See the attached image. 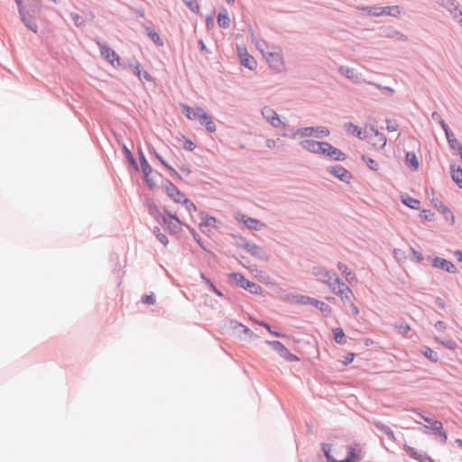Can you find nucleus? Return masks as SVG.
I'll return each instance as SVG.
<instances>
[{"mask_svg":"<svg viewBox=\"0 0 462 462\" xmlns=\"http://www.w3.org/2000/svg\"><path fill=\"white\" fill-rule=\"evenodd\" d=\"M420 352L426 358H428L433 363H438L439 361V354L433 349H431L430 346H423Z\"/></svg>","mask_w":462,"mask_h":462,"instance_id":"obj_41","label":"nucleus"},{"mask_svg":"<svg viewBox=\"0 0 462 462\" xmlns=\"http://www.w3.org/2000/svg\"><path fill=\"white\" fill-rule=\"evenodd\" d=\"M125 65L141 81L152 82L153 80L152 75L147 70L142 69L140 61L135 58L129 59Z\"/></svg>","mask_w":462,"mask_h":462,"instance_id":"obj_11","label":"nucleus"},{"mask_svg":"<svg viewBox=\"0 0 462 462\" xmlns=\"http://www.w3.org/2000/svg\"><path fill=\"white\" fill-rule=\"evenodd\" d=\"M230 280L234 282L236 286L249 291L252 294H261L263 292V288L256 282L249 281L244 274L241 273H230L228 274Z\"/></svg>","mask_w":462,"mask_h":462,"instance_id":"obj_3","label":"nucleus"},{"mask_svg":"<svg viewBox=\"0 0 462 462\" xmlns=\"http://www.w3.org/2000/svg\"><path fill=\"white\" fill-rule=\"evenodd\" d=\"M332 336L334 341L338 345H345L346 343V336L342 328H335L332 329Z\"/></svg>","mask_w":462,"mask_h":462,"instance_id":"obj_40","label":"nucleus"},{"mask_svg":"<svg viewBox=\"0 0 462 462\" xmlns=\"http://www.w3.org/2000/svg\"><path fill=\"white\" fill-rule=\"evenodd\" d=\"M345 128L347 131V133L350 134L351 135L361 138L363 130L357 125L352 122H347L345 124Z\"/></svg>","mask_w":462,"mask_h":462,"instance_id":"obj_42","label":"nucleus"},{"mask_svg":"<svg viewBox=\"0 0 462 462\" xmlns=\"http://www.w3.org/2000/svg\"><path fill=\"white\" fill-rule=\"evenodd\" d=\"M187 228L189 229V233L191 234L194 241L199 245V247L205 251V252H208V250L207 249L206 245H204V242L201 238V236L196 232V230L189 226V225H186Z\"/></svg>","mask_w":462,"mask_h":462,"instance_id":"obj_47","label":"nucleus"},{"mask_svg":"<svg viewBox=\"0 0 462 462\" xmlns=\"http://www.w3.org/2000/svg\"><path fill=\"white\" fill-rule=\"evenodd\" d=\"M265 344L270 346L281 357L288 362H298L300 357L289 351V349L278 340H265Z\"/></svg>","mask_w":462,"mask_h":462,"instance_id":"obj_8","label":"nucleus"},{"mask_svg":"<svg viewBox=\"0 0 462 462\" xmlns=\"http://www.w3.org/2000/svg\"><path fill=\"white\" fill-rule=\"evenodd\" d=\"M153 235L156 236L157 240L162 243L163 245H168L169 239L165 234L162 233L160 227L154 226L152 230Z\"/></svg>","mask_w":462,"mask_h":462,"instance_id":"obj_51","label":"nucleus"},{"mask_svg":"<svg viewBox=\"0 0 462 462\" xmlns=\"http://www.w3.org/2000/svg\"><path fill=\"white\" fill-rule=\"evenodd\" d=\"M199 124L205 126L206 130L208 133H214L217 130V126L212 119V117L206 112L202 107L199 108Z\"/></svg>","mask_w":462,"mask_h":462,"instance_id":"obj_21","label":"nucleus"},{"mask_svg":"<svg viewBox=\"0 0 462 462\" xmlns=\"http://www.w3.org/2000/svg\"><path fill=\"white\" fill-rule=\"evenodd\" d=\"M263 57L273 71L280 73L284 70L285 65L281 51H268L263 53Z\"/></svg>","mask_w":462,"mask_h":462,"instance_id":"obj_9","label":"nucleus"},{"mask_svg":"<svg viewBox=\"0 0 462 462\" xmlns=\"http://www.w3.org/2000/svg\"><path fill=\"white\" fill-rule=\"evenodd\" d=\"M346 462H359L362 459V450L358 444H356L355 447L352 445H346Z\"/></svg>","mask_w":462,"mask_h":462,"instance_id":"obj_24","label":"nucleus"},{"mask_svg":"<svg viewBox=\"0 0 462 462\" xmlns=\"http://www.w3.org/2000/svg\"><path fill=\"white\" fill-rule=\"evenodd\" d=\"M178 204L184 206L186 210L191 215L192 212L198 211L197 206L188 198L184 197L180 199Z\"/></svg>","mask_w":462,"mask_h":462,"instance_id":"obj_48","label":"nucleus"},{"mask_svg":"<svg viewBox=\"0 0 462 462\" xmlns=\"http://www.w3.org/2000/svg\"><path fill=\"white\" fill-rule=\"evenodd\" d=\"M431 205L442 214L444 219L450 225L453 226L455 223V216L450 208L446 206L441 200L439 199H432L430 200Z\"/></svg>","mask_w":462,"mask_h":462,"instance_id":"obj_16","label":"nucleus"},{"mask_svg":"<svg viewBox=\"0 0 462 462\" xmlns=\"http://www.w3.org/2000/svg\"><path fill=\"white\" fill-rule=\"evenodd\" d=\"M327 171L332 176L346 184L350 183L351 180L353 179L352 173L348 170L345 169L343 166L338 164L328 167Z\"/></svg>","mask_w":462,"mask_h":462,"instance_id":"obj_14","label":"nucleus"},{"mask_svg":"<svg viewBox=\"0 0 462 462\" xmlns=\"http://www.w3.org/2000/svg\"><path fill=\"white\" fill-rule=\"evenodd\" d=\"M381 7L382 6L361 5L357 6L356 9L368 16L380 17Z\"/></svg>","mask_w":462,"mask_h":462,"instance_id":"obj_38","label":"nucleus"},{"mask_svg":"<svg viewBox=\"0 0 462 462\" xmlns=\"http://www.w3.org/2000/svg\"><path fill=\"white\" fill-rule=\"evenodd\" d=\"M434 215L430 209H422L420 213V217L425 221H432Z\"/></svg>","mask_w":462,"mask_h":462,"instance_id":"obj_61","label":"nucleus"},{"mask_svg":"<svg viewBox=\"0 0 462 462\" xmlns=\"http://www.w3.org/2000/svg\"><path fill=\"white\" fill-rule=\"evenodd\" d=\"M199 216L200 217L201 222L199 223V228L201 232L205 233L206 231L203 229L204 227L212 226L217 227V218L213 216L208 215L205 211H199Z\"/></svg>","mask_w":462,"mask_h":462,"instance_id":"obj_25","label":"nucleus"},{"mask_svg":"<svg viewBox=\"0 0 462 462\" xmlns=\"http://www.w3.org/2000/svg\"><path fill=\"white\" fill-rule=\"evenodd\" d=\"M237 55L239 58V62L245 68L254 70L257 67L256 60L247 51V49L245 46H236Z\"/></svg>","mask_w":462,"mask_h":462,"instance_id":"obj_12","label":"nucleus"},{"mask_svg":"<svg viewBox=\"0 0 462 462\" xmlns=\"http://www.w3.org/2000/svg\"><path fill=\"white\" fill-rule=\"evenodd\" d=\"M144 206L147 208L148 214L160 225L165 226L171 235H179L181 233L182 223H174L166 216H163L158 206L154 203L153 199L150 197H145Z\"/></svg>","mask_w":462,"mask_h":462,"instance_id":"obj_1","label":"nucleus"},{"mask_svg":"<svg viewBox=\"0 0 462 462\" xmlns=\"http://www.w3.org/2000/svg\"><path fill=\"white\" fill-rule=\"evenodd\" d=\"M137 153L140 163L138 164L139 170L141 169L142 171L143 181L145 182L150 190H154L155 189L158 188L156 181L154 180V176H159L162 179H163V176L158 171L152 170L141 146L138 147Z\"/></svg>","mask_w":462,"mask_h":462,"instance_id":"obj_2","label":"nucleus"},{"mask_svg":"<svg viewBox=\"0 0 462 462\" xmlns=\"http://www.w3.org/2000/svg\"><path fill=\"white\" fill-rule=\"evenodd\" d=\"M361 160L365 163V165L373 171H378L380 167H379V163L372 159L371 157H369L368 155L366 154H363L361 156Z\"/></svg>","mask_w":462,"mask_h":462,"instance_id":"obj_46","label":"nucleus"},{"mask_svg":"<svg viewBox=\"0 0 462 462\" xmlns=\"http://www.w3.org/2000/svg\"><path fill=\"white\" fill-rule=\"evenodd\" d=\"M245 250L258 260L268 261V255L265 250L253 242L245 244Z\"/></svg>","mask_w":462,"mask_h":462,"instance_id":"obj_20","label":"nucleus"},{"mask_svg":"<svg viewBox=\"0 0 462 462\" xmlns=\"http://www.w3.org/2000/svg\"><path fill=\"white\" fill-rule=\"evenodd\" d=\"M155 301H156V300H155V296L153 293L144 294L142 297V302L144 304L152 305L155 303Z\"/></svg>","mask_w":462,"mask_h":462,"instance_id":"obj_64","label":"nucleus"},{"mask_svg":"<svg viewBox=\"0 0 462 462\" xmlns=\"http://www.w3.org/2000/svg\"><path fill=\"white\" fill-rule=\"evenodd\" d=\"M438 5L446 9L454 21L462 27V7L457 0H435Z\"/></svg>","mask_w":462,"mask_h":462,"instance_id":"obj_5","label":"nucleus"},{"mask_svg":"<svg viewBox=\"0 0 462 462\" xmlns=\"http://www.w3.org/2000/svg\"><path fill=\"white\" fill-rule=\"evenodd\" d=\"M199 276L209 291L214 292L217 297L223 298L229 301V299L226 297L219 289L217 288V286L210 281L209 278L207 277L203 272L199 273Z\"/></svg>","mask_w":462,"mask_h":462,"instance_id":"obj_33","label":"nucleus"},{"mask_svg":"<svg viewBox=\"0 0 462 462\" xmlns=\"http://www.w3.org/2000/svg\"><path fill=\"white\" fill-rule=\"evenodd\" d=\"M402 11V7L399 5H389V6H382L381 7V16L389 15L393 17H397L400 15Z\"/></svg>","mask_w":462,"mask_h":462,"instance_id":"obj_39","label":"nucleus"},{"mask_svg":"<svg viewBox=\"0 0 462 462\" xmlns=\"http://www.w3.org/2000/svg\"><path fill=\"white\" fill-rule=\"evenodd\" d=\"M147 37L158 47H162L164 42L161 35L157 32L153 25L144 27Z\"/></svg>","mask_w":462,"mask_h":462,"instance_id":"obj_27","label":"nucleus"},{"mask_svg":"<svg viewBox=\"0 0 462 462\" xmlns=\"http://www.w3.org/2000/svg\"><path fill=\"white\" fill-rule=\"evenodd\" d=\"M411 411L412 412L416 413L417 415H419L424 421H426L429 424H430V422L435 420V419H433V418L425 416L423 414V411L420 409H419V408H412Z\"/></svg>","mask_w":462,"mask_h":462,"instance_id":"obj_63","label":"nucleus"},{"mask_svg":"<svg viewBox=\"0 0 462 462\" xmlns=\"http://www.w3.org/2000/svg\"><path fill=\"white\" fill-rule=\"evenodd\" d=\"M254 321L256 324H258L259 326L264 328L273 336H274L276 337H284V334H282V332L273 330L272 326L269 323H267L265 321H257V320H254Z\"/></svg>","mask_w":462,"mask_h":462,"instance_id":"obj_49","label":"nucleus"},{"mask_svg":"<svg viewBox=\"0 0 462 462\" xmlns=\"http://www.w3.org/2000/svg\"><path fill=\"white\" fill-rule=\"evenodd\" d=\"M21 20L23 24L32 32H37L38 26L34 21L33 16L29 13L28 10L24 9L22 13H19Z\"/></svg>","mask_w":462,"mask_h":462,"instance_id":"obj_26","label":"nucleus"},{"mask_svg":"<svg viewBox=\"0 0 462 462\" xmlns=\"http://www.w3.org/2000/svg\"><path fill=\"white\" fill-rule=\"evenodd\" d=\"M450 176L459 189H462V168L455 163L450 164Z\"/></svg>","mask_w":462,"mask_h":462,"instance_id":"obj_32","label":"nucleus"},{"mask_svg":"<svg viewBox=\"0 0 462 462\" xmlns=\"http://www.w3.org/2000/svg\"><path fill=\"white\" fill-rule=\"evenodd\" d=\"M320 155L328 157L337 162H344L346 159V154L345 152L340 149L334 147L328 142H326V146H323Z\"/></svg>","mask_w":462,"mask_h":462,"instance_id":"obj_17","label":"nucleus"},{"mask_svg":"<svg viewBox=\"0 0 462 462\" xmlns=\"http://www.w3.org/2000/svg\"><path fill=\"white\" fill-rule=\"evenodd\" d=\"M444 133L450 149H453L456 145L460 143V142L457 141V138L455 137L454 133L452 132L451 129H448Z\"/></svg>","mask_w":462,"mask_h":462,"instance_id":"obj_52","label":"nucleus"},{"mask_svg":"<svg viewBox=\"0 0 462 462\" xmlns=\"http://www.w3.org/2000/svg\"><path fill=\"white\" fill-rule=\"evenodd\" d=\"M69 17L78 28H82L86 25V19H84V16L77 13H70Z\"/></svg>","mask_w":462,"mask_h":462,"instance_id":"obj_50","label":"nucleus"},{"mask_svg":"<svg viewBox=\"0 0 462 462\" xmlns=\"http://www.w3.org/2000/svg\"><path fill=\"white\" fill-rule=\"evenodd\" d=\"M434 339H435V341L440 343L441 345H443L446 348H448L449 350H455L457 347V342L453 339L440 340L438 337H435Z\"/></svg>","mask_w":462,"mask_h":462,"instance_id":"obj_54","label":"nucleus"},{"mask_svg":"<svg viewBox=\"0 0 462 462\" xmlns=\"http://www.w3.org/2000/svg\"><path fill=\"white\" fill-rule=\"evenodd\" d=\"M231 324H233L234 328H240L241 331L248 336L251 338H257V335H255L247 326L242 324L241 322L237 320H231Z\"/></svg>","mask_w":462,"mask_h":462,"instance_id":"obj_44","label":"nucleus"},{"mask_svg":"<svg viewBox=\"0 0 462 462\" xmlns=\"http://www.w3.org/2000/svg\"><path fill=\"white\" fill-rule=\"evenodd\" d=\"M162 185L165 189L166 195L175 203H179L185 197V194L170 180L163 178Z\"/></svg>","mask_w":462,"mask_h":462,"instance_id":"obj_13","label":"nucleus"},{"mask_svg":"<svg viewBox=\"0 0 462 462\" xmlns=\"http://www.w3.org/2000/svg\"><path fill=\"white\" fill-rule=\"evenodd\" d=\"M411 256L410 259L416 263H420L423 261L424 257L420 251L415 250L412 247H410Z\"/></svg>","mask_w":462,"mask_h":462,"instance_id":"obj_57","label":"nucleus"},{"mask_svg":"<svg viewBox=\"0 0 462 462\" xmlns=\"http://www.w3.org/2000/svg\"><path fill=\"white\" fill-rule=\"evenodd\" d=\"M337 267L348 282L356 277L355 273L349 270L346 263L338 262Z\"/></svg>","mask_w":462,"mask_h":462,"instance_id":"obj_45","label":"nucleus"},{"mask_svg":"<svg viewBox=\"0 0 462 462\" xmlns=\"http://www.w3.org/2000/svg\"><path fill=\"white\" fill-rule=\"evenodd\" d=\"M217 23L220 28L226 29L230 26V19L227 10L222 7L217 16Z\"/></svg>","mask_w":462,"mask_h":462,"instance_id":"obj_35","label":"nucleus"},{"mask_svg":"<svg viewBox=\"0 0 462 462\" xmlns=\"http://www.w3.org/2000/svg\"><path fill=\"white\" fill-rule=\"evenodd\" d=\"M383 33H384V36L389 37V38H395L400 42L408 41V37L405 34H403L402 32L394 29L393 27L385 28L383 30Z\"/></svg>","mask_w":462,"mask_h":462,"instance_id":"obj_36","label":"nucleus"},{"mask_svg":"<svg viewBox=\"0 0 462 462\" xmlns=\"http://www.w3.org/2000/svg\"><path fill=\"white\" fill-rule=\"evenodd\" d=\"M405 165L411 171H416L420 168L419 159L414 152H405Z\"/></svg>","mask_w":462,"mask_h":462,"instance_id":"obj_29","label":"nucleus"},{"mask_svg":"<svg viewBox=\"0 0 462 462\" xmlns=\"http://www.w3.org/2000/svg\"><path fill=\"white\" fill-rule=\"evenodd\" d=\"M215 10H212L209 14L206 16V28L211 30L215 26L214 23Z\"/></svg>","mask_w":462,"mask_h":462,"instance_id":"obj_60","label":"nucleus"},{"mask_svg":"<svg viewBox=\"0 0 462 462\" xmlns=\"http://www.w3.org/2000/svg\"><path fill=\"white\" fill-rule=\"evenodd\" d=\"M395 328L398 329V332L402 335H406L411 330L410 325L403 319L397 321L395 323Z\"/></svg>","mask_w":462,"mask_h":462,"instance_id":"obj_53","label":"nucleus"},{"mask_svg":"<svg viewBox=\"0 0 462 462\" xmlns=\"http://www.w3.org/2000/svg\"><path fill=\"white\" fill-rule=\"evenodd\" d=\"M402 203L411 209H418L420 205V201L417 199L411 197L409 194H403L401 196Z\"/></svg>","mask_w":462,"mask_h":462,"instance_id":"obj_37","label":"nucleus"},{"mask_svg":"<svg viewBox=\"0 0 462 462\" xmlns=\"http://www.w3.org/2000/svg\"><path fill=\"white\" fill-rule=\"evenodd\" d=\"M297 134H300L304 137H310L314 134V126H306L298 129L291 128V134L282 133V135L284 137L295 138Z\"/></svg>","mask_w":462,"mask_h":462,"instance_id":"obj_28","label":"nucleus"},{"mask_svg":"<svg viewBox=\"0 0 462 462\" xmlns=\"http://www.w3.org/2000/svg\"><path fill=\"white\" fill-rule=\"evenodd\" d=\"M181 113L189 120H195L199 116V108H201L200 106H197L195 109L192 108L190 106L181 103L180 105Z\"/></svg>","mask_w":462,"mask_h":462,"instance_id":"obj_34","label":"nucleus"},{"mask_svg":"<svg viewBox=\"0 0 462 462\" xmlns=\"http://www.w3.org/2000/svg\"><path fill=\"white\" fill-rule=\"evenodd\" d=\"M373 425L374 426V428L377 430L385 434L391 440H393V441L396 440L395 434H394L393 430L389 426L383 423L381 420H374Z\"/></svg>","mask_w":462,"mask_h":462,"instance_id":"obj_31","label":"nucleus"},{"mask_svg":"<svg viewBox=\"0 0 462 462\" xmlns=\"http://www.w3.org/2000/svg\"><path fill=\"white\" fill-rule=\"evenodd\" d=\"M416 423L421 426L422 432L426 434H432L440 438L441 443H446L448 435L443 430V423L440 420H435L430 422V425H424L421 422L416 421Z\"/></svg>","mask_w":462,"mask_h":462,"instance_id":"obj_7","label":"nucleus"},{"mask_svg":"<svg viewBox=\"0 0 462 462\" xmlns=\"http://www.w3.org/2000/svg\"><path fill=\"white\" fill-rule=\"evenodd\" d=\"M295 303L300 305H311L319 310L325 318H328L332 314V309L324 301L319 300L316 298H312L307 295H296L294 296Z\"/></svg>","mask_w":462,"mask_h":462,"instance_id":"obj_4","label":"nucleus"},{"mask_svg":"<svg viewBox=\"0 0 462 462\" xmlns=\"http://www.w3.org/2000/svg\"><path fill=\"white\" fill-rule=\"evenodd\" d=\"M234 239H235V245L239 247V248H242L245 250V244H248L250 243L251 241H248L245 237L242 236H234Z\"/></svg>","mask_w":462,"mask_h":462,"instance_id":"obj_59","label":"nucleus"},{"mask_svg":"<svg viewBox=\"0 0 462 462\" xmlns=\"http://www.w3.org/2000/svg\"><path fill=\"white\" fill-rule=\"evenodd\" d=\"M312 273L318 281L327 284L328 286H330V281L333 279V276H336V273L330 272L320 266L313 267Z\"/></svg>","mask_w":462,"mask_h":462,"instance_id":"obj_18","label":"nucleus"},{"mask_svg":"<svg viewBox=\"0 0 462 462\" xmlns=\"http://www.w3.org/2000/svg\"><path fill=\"white\" fill-rule=\"evenodd\" d=\"M333 278L334 279L330 281V286H328L331 292L341 297L345 291L351 292V290L347 284L344 282L337 274L336 276H333Z\"/></svg>","mask_w":462,"mask_h":462,"instance_id":"obj_23","label":"nucleus"},{"mask_svg":"<svg viewBox=\"0 0 462 462\" xmlns=\"http://www.w3.org/2000/svg\"><path fill=\"white\" fill-rule=\"evenodd\" d=\"M321 451L323 453V456L327 458L333 457L332 455V448L333 445L330 443H321Z\"/></svg>","mask_w":462,"mask_h":462,"instance_id":"obj_58","label":"nucleus"},{"mask_svg":"<svg viewBox=\"0 0 462 462\" xmlns=\"http://www.w3.org/2000/svg\"><path fill=\"white\" fill-rule=\"evenodd\" d=\"M184 138V143H183V149L192 152L196 148L195 143L189 137L183 136Z\"/></svg>","mask_w":462,"mask_h":462,"instance_id":"obj_62","label":"nucleus"},{"mask_svg":"<svg viewBox=\"0 0 462 462\" xmlns=\"http://www.w3.org/2000/svg\"><path fill=\"white\" fill-rule=\"evenodd\" d=\"M263 117L274 128L286 127L288 125L283 122L280 115L270 106H263L262 108Z\"/></svg>","mask_w":462,"mask_h":462,"instance_id":"obj_10","label":"nucleus"},{"mask_svg":"<svg viewBox=\"0 0 462 462\" xmlns=\"http://www.w3.org/2000/svg\"><path fill=\"white\" fill-rule=\"evenodd\" d=\"M246 219H247L246 220L247 223H245V226L250 230L260 231L265 226V224L262 223L257 218L251 217L250 218H246Z\"/></svg>","mask_w":462,"mask_h":462,"instance_id":"obj_43","label":"nucleus"},{"mask_svg":"<svg viewBox=\"0 0 462 462\" xmlns=\"http://www.w3.org/2000/svg\"><path fill=\"white\" fill-rule=\"evenodd\" d=\"M183 4L194 14H199V5L197 0H182Z\"/></svg>","mask_w":462,"mask_h":462,"instance_id":"obj_55","label":"nucleus"},{"mask_svg":"<svg viewBox=\"0 0 462 462\" xmlns=\"http://www.w3.org/2000/svg\"><path fill=\"white\" fill-rule=\"evenodd\" d=\"M99 49L101 56L114 68H126L125 62H122L120 56L108 45L99 44Z\"/></svg>","mask_w":462,"mask_h":462,"instance_id":"obj_6","label":"nucleus"},{"mask_svg":"<svg viewBox=\"0 0 462 462\" xmlns=\"http://www.w3.org/2000/svg\"><path fill=\"white\" fill-rule=\"evenodd\" d=\"M300 145L313 153L321 154L323 146H326L325 141H315L312 139H305L300 142Z\"/></svg>","mask_w":462,"mask_h":462,"instance_id":"obj_19","label":"nucleus"},{"mask_svg":"<svg viewBox=\"0 0 462 462\" xmlns=\"http://www.w3.org/2000/svg\"><path fill=\"white\" fill-rule=\"evenodd\" d=\"M428 259L431 261L432 266L436 269H440L452 274L457 272L456 265L449 260L439 256H435L434 258L429 256Z\"/></svg>","mask_w":462,"mask_h":462,"instance_id":"obj_15","label":"nucleus"},{"mask_svg":"<svg viewBox=\"0 0 462 462\" xmlns=\"http://www.w3.org/2000/svg\"><path fill=\"white\" fill-rule=\"evenodd\" d=\"M314 134L317 137L322 138L328 136L330 134V131L325 126H316L314 127Z\"/></svg>","mask_w":462,"mask_h":462,"instance_id":"obj_56","label":"nucleus"},{"mask_svg":"<svg viewBox=\"0 0 462 462\" xmlns=\"http://www.w3.org/2000/svg\"><path fill=\"white\" fill-rule=\"evenodd\" d=\"M403 449L414 460L419 462H433V459L426 452L418 451L415 448L407 444H404Z\"/></svg>","mask_w":462,"mask_h":462,"instance_id":"obj_22","label":"nucleus"},{"mask_svg":"<svg viewBox=\"0 0 462 462\" xmlns=\"http://www.w3.org/2000/svg\"><path fill=\"white\" fill-rule=\"evenodd\" d=\"M121 148H122L123 154H124L125 160L127 161V162L129 163V165L131 166V168L134 171L138 172L139 165H138L133 152H131V150L127 147V145L125 143H123L121 145Z\"/></svg>","mask_w":462,"mask_h":462,"instance_id":"obj_30","label":"nucleus"}]
</instances>
